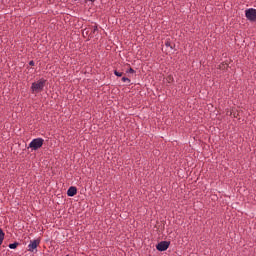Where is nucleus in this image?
I'll return each mask as SVG.
<instances>
[{"label": "nucleus", "instance_id": "nucleus-15", "mask_svg": "<svg viewBox=\"0 0 256 256\" xmlns=\"http://www.w3.org/2000/svg\"><path fill=\"white\" fill-rule=\"evenodd\" d=\"M90 2H95V0H89Z\"/></svg>", "mask_w": 256, "mask_h": 256}, {"label": "nucleus", "instance_id": "nucleus-2", "mask_svg": "<svg viewBox=\"0 0 256 256\" xmlns=\"http://www.w3.org/2000/svg\"><path fill=\"white\" fill-rule=\"evenodd\" d=\"M44 139L41 137L34 138L31 143L29 144V148H31L34 151H37L43 146Z\"/></svg>", "mask_w": 256, "mask_h": 256}, {"label": "nucleus", "instance_id": "nucleus-7", "mask_svg": "<svg viewBox=\"0 0 256 256\" xmlns=\"http://www.w3.org/2000/svg\"><path fill=\"white\" fill-rule=\"evenodd\" d=\"M18 246V242H14L13 244H9L10 249H16Z\"/></svg>", "mask_w": 256, "mask_h": 256}, {"label": "nucleus", "instance_id": "nucleus-5", "mask_svg": "<svg viewBox=\"0 0 256 256\" xmlns=\"http://www.w3.org/2000/svg\"><path fill=\"white\" fill-rule=\"evenodd\" d=\"M40 244V240H31L30 244L28 245V251L34 252V250Z\"/></svg>", "mask_w": 256, "mask_h": 256}, {"label": "nucleus", "instance_id": "nucleus-8", "mask_svg": "<svg viewBox=\"0 0 256 256\" xmlns=\"http://www.w3.org/2000/svg\"><path fill=\"white\" fill-rule=\"evenodd\" d=\"M114 75H116V77H122L123 73L117 70H114Z\"/></svg>", "mask_w": 256, "mask_h": 256}, {"label": "nucleus", "instance_id": "nucleus-1", "mask_svg": "<svg viewBox=\"0 0 256 256\" xmlns=\"http://www.w3.org/2000/svg\"><path fill=\"white\" fill-rule=\"evenodd\" d=\"M46 80L41 78L36 82L32 83L31 90L33 94L41 93L45 87Z\"/></svg>", "mask_w": 256, "mask_h": 256}, {"label": "nucleus", "instance_id": "nucleus-13", "mask_svg": "<svg viewBox=\"0 0 256 256\" xmlns=\"http://www.w3.org/2000/svg\"><path fill=\"white\" fill-rule=\"evenodd\" d=\"M4 237H0V246L2 245Z\"/></svg>", "mask_w": 256, "mask_h": 256}, {"label": "nucleus", "instance_id": "nucleus-12", "mask_svg": "<svg viewBox=\"0 0 256 256\" xmlns=\"http://www.w3.org/2000/svg\"><path fill=\"white\" fill-rule=\"evenodd\" d=\"M29 65H30V66H35L34 61H33V60H31V61L29 62Z\"/></svg>", "mask_w": 256, "mask_h": 256}, {"label": "nucleus", "instance_id": "nucleus-3", "mask_svg": "<svg viewBox=\"0 0 256 256\" xmlns=\"http://www.w3.org/2000/svg\"><path fill=\"white\" fill-rule=\"evenodd\" d=\"M245 18L249 22H256V9L255 8H248L245 10Z\"/></svg>", "mask_w": 256, "mask_h": 256}, {"label": "nucleus", "instance_id": "nucleus-16", "mask_svg": "<svg viewBox=\"0 0 256 256\" xmlns=\"http://www.w3.org/2000/svg\"><path fill=\"white\" fill-rule=\"evenodd\" d=\"M67 256H69V254H67Z\"/></svg>", "mask_w": 256, "mask_h": 256}, {"label": "nucleus", "instance_id": "nucleus-10", "mask_svg": "<svg viewBox=\"0 0 256 256\" xmlns=\"http://www.w3.org/2000/svg\"><path fill=\"white\" fill-rule=\"evenodd\" d=\"M128 74H134L135 70L133 68H130L129 70L126 71Z\"/></svg>", "mask_w": 256, "mask_h": 256}, {"label": "nucleus", "instance_id": "nucleus-4", "mask_svg": "<svg viewBox=\"0 0 256 256\" xmlns=\"http://www.w3.org/2000/svg\"><path fill=\"white\" fill-rule=\"evenodd\" d=\"M170 246V242H167L166 240L162 241V242H158V244H156V249L160 252L166 251Z\"/></svg>", "mask_w": 256, "mask_h": 256}, {"label": "nucleus", "instance_id": "nucleus-14", "mask_svg": "<svg viewBox=\"0 0 256 256\" xmlns=\"http://www.w3.org/2000/svg\"><path fill=\"white\" fill-rule=\"evenodd\" d=\"M170 46H171L170 42L169 41L166 42V47H170Z\"/></svg>", "mask_w": 256, "mask_h": 256}, {"label": "nucleus", "instance_id": "nucleus-6", "mask_svg": "<svg viewBox=\"0 0 256 256\" xmlns=\"http://www.w3.org/2000/svg\"><path fill=\"white\" fill-rule=\"evenodd\" d=\"M67 194L69 197H74L77 194V188L75 186L69 187Z\"/></svg>", "mask_w": 256, "mask_h": 256}, {"label": "nucleus", "instance_id": "nucleus-11", "mask_svg": "<svg viewBox=\"0 0 256 256\" xmlns=\"http://www.w3.org/2000/svg\"><path fill=\"white\" fill-rule=\"evenodd\" d=\"M0 237H5V234H4L3 230H2V228H0Z\"/></svg>", "mask_w": 256, "mask_h": 256}, {"label": "nucleus", "instance_id": "nucleus-9", "mask_svg": "<svg viewBox=\"0 0 256 256\" xmlns=\"http://www.w3.org/2000/svg\"><path fill=\"white\" fill-rule=\"evenodd\" d=\"M122 82L126 83H131V79H129L128 77H122Z\"/></svg>", "mask_w": 256, "mask_h": 256}]
</instances>
